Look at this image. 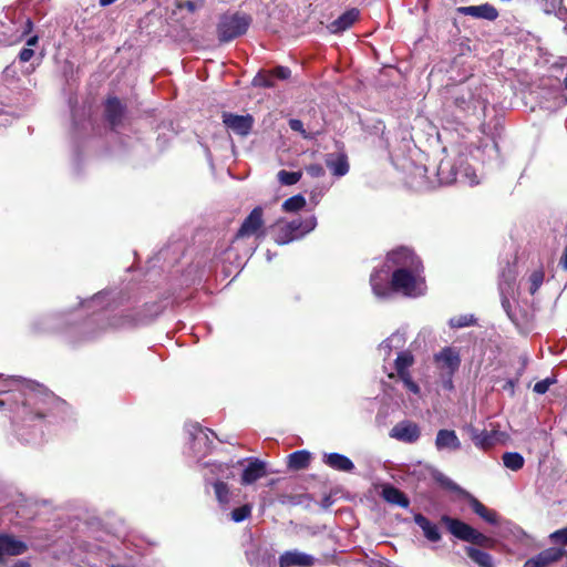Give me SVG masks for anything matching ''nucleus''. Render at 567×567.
<instances>
[{
	"mask_svg": "<svg viewBox=\"0 0 567 567\" xmlns=\"http://www.w3.org/2000/svg\"><path fill=\"white\" fill-rule=\"evenodd\" d=\"M105 118L113 130L121 126L125 109L116 97H110L105 103Z\"/></svg>",
	"mask_w": 567,
	"mask_h": 567,
	"instance_id": "obj_20",
	"label": "nucleus"
},
{
	"mask_svg": "<svg viewBox=\"0 0 567 567\" xmlns=\"http://www.w3.org/2000/svg\"><path fill=\"white\" fill-rule=\"evenodd\" d=\"M514 385H515V384H514V381H513V380H508V381L506 382L505 389H508V390H511V391L513 392V390H514Z\"/></svg>",
	"mask_w": 567,
	"mask_h": 567,
	"instance_id": "obj_58",
	"label": "nucleus"
},
{
	"mask_svg": "<svg viewBox=\"0 0 567 567\" xmlns=\"http://www.w3.org/2000/svg\"><path fill=\"white\" fill-rule=\"evenodd\" d=\"M187 431L192 437V450L195 456H204L209 450L213 441L209 435H214L209 429H203L199 424H189Z\"/></svg>",
	"mask_w": 567,
	"mask_h": 567,
	"instance_id": "obj_13",
	"label": "nucleus"
},
{
	"mask_svg": "<svg viewBox=\"0 0 567 567\" xmlns=\"http://www.w3.org/2000/svg\"><path fill=\"white\" fill-rule=\"evenodd\" d=\"M544 280V272L540 270L533 271L529 276V292L534 295L539 287L542 286Z\"/></svg>",
	"mask_w": 567,
	"mask_h": 567,
	"instance_id": "obj_44",
	"label": "nucleus"
},
{
	"mask_svg": "<svg viewBox=\"0 0 567 567\" xmlns=\"http://www.w3.org/2000/svg\"><path fill=\"white\" fill-rule=\"evenodd\" d=\"M564 551L559 548L550 547L547 548L536 556L527 559L524 564V567H546L557 560H559L563 556Z\"/></svg>",
	"mask_w": 567,
	"mask_h": 567,
	"instance_id": "obj_21",
	"label": "nucleus"
},
{
	"mask_svg": "<svg viewBox=\"0 0 567 567\" xmlns=\"http://www.w3.org/2000/svg\"><path fill=\"white\" fill-rule=\"evenodd\" d=\"M28 549L24 542L7 534H0V563L8 556H18Z\"/></svg>",
	"mask_w": 567,
	"mask_h": 567,
	"instance_id": "obj_18",
	"label": "nucleus"
},
{
	"mask_svg": "<svg viewBox=\"0 0 567 567\" xmlns=\"http://www.w3.org/2000/svg\"><path fill=\"white\" fill-rule=\"evenodd\" d=\"M181 43L184 45H195L197 38H181Z\"/></svg>",
	"mask_w": 567,
	"mask_h": 567,
	"instance_id": "obj_55",
	"label": "nucleus"
},
{
	"mask_svg": "<svg viewBox=\"0 0 567 567\" xmlns=\"http://www.w3.org/2000/svg\"><path fill=\"white\" fill-rule=\"evenodd\" d=\"M556 380L554 378H546L535 383L533 391L537 394H545L549 386L554 384Z\"/></svg>",
	"mask_w": 567,
	"mask_h": 567,
	"instance_id": "obj_46",
	"label": "nucleus"
},
{
	"mask_svg": "<svg viewBox=\"0 0 567 567\" xmlns=\"http://www.w3.org/2000/svg\"><path fill=\"white\" fill-rule=\"evenodd\" d=\"M250 22L251 19L246 13H226L221 17L219 22L220 35H244Z\"/></svg>",
	"mask_w": 567,
	"mask_h": 567,
	"instance_id": "obj_10",
	"label": "nucleus"
},
{
	"mask_svg": "<svg viewBox=\"0 0 567 567\" xmlns=\"http://www.w3.org/2000/svg\"><path fill=\"white\" fill-rule=\"evenodd\" d=\"M544 12L555 14L558 20L564 22V32L567 33V8L563 6V0H544Z\"/></svg>",
	"mask_w": 567,
	"mask_h": 567,
	"instance_id": "obj_32",
	"label": "nucleus"
},
{
	"mask_svg": "<svg viewBox=\"0 0 567 567\" xmlns=\"http://www.w3.org/2000/svg\"><path fill=\"white\" fill-rule=\"evenodd\" d=\"M251 514V506L249 504H245L240 507L235 508L230 513V518L235 523H241L247 519Z\"/></svg>",
	"mask_w": 567,
	"mask_h": 567,
	"instance_id": "obj_42",
	"label": "nucleus"
},
{
	"mask_svg": "<svg viewBox=\"0 0 567 567\" xmlns=\"http://www.w3.org/2000/svg\"><path fill=\"white\" fill-rule=\"evenodd\" d=\"M4 405V401L0 400V408Z\"/></svg>",
	"mask_w": 567,
	"mask_h": 567,
	"instance_id": "obj_64",
	"label": "nucleus"
},
{
	"mask_svg": "<svg viewBox=\"0 0 567 567\" xmlns=\"http://www.w3.org/2000/svg\"><path fill=\"white\" fill-rule=\"evenodd\" d=\"M433 360L439 372L455 373L461 365L460 351L454 347H444L434 354Z\"/></svg>",
	"mask_w": 567,
	"mask_h": 567,
	"instance_id": "obj_14",
	"label": "nucleus"
},
{
	"mask_svg": "<svg viewBox=\"0 0 567 567\" xmlns=\"http://www.w3.org/2000/svg\"><path fill=\"white\" fill-rule=\"evenodd\" d=\"M223 123L235 134L246 136L250 133L254 125V117L249 114L238 115L229 112L223 113Z\"/></svg>",
	"mask_w": 567,
	"mask_h": 567,
	"instance_id": "obj_15",
	"label": "nucleus"
},
{
	"mask_svg": "<svg viewBox=\"0 0 567 567\" xmlns=\"http://www.w3.org/2000/svg\"><path fill=\"white\" fill-rule=\"evenodd\" d=\"M360 11L355 8L347 10L336 20H333L328 29L331 33H339L347 31L359 18Z\"/></svg>",
	"mask_w": 567,
	"mask_h": 567,
	"instance_id": "obj_26",
	"label": "nucleus"
},
{
	"mask_svg": "<svg viewBox=\"0 0 567 567\" xmlns=\"http://www.w3.org/2000/svg\"><path fill=\"white\" fill-rule=\"evenodd\" d=\"M317 226V218L310 215L306 218H293L292 220H278L272 226L274 240L278 245H286L291 241L301 239L303 236L312 231Z\"/></svg>",
	"mask_w": 567,
	"mask_h": 567,
	"instance_id": "obj_5",
	"label": "nucleus"
},
{
	"mask_svg": "<svg viewBox=\"0 0 567 567\" xmlns=\"http://www.w3.org/2000/svg\"><path fill=\"white\" fill-rule=\"evenodd\" d=\"M252 85L256 87H274V76L271 71H259L252 79Z\"/></svg>",
	"mask_w": 567,
	"mask_h": 567,
	"instance_id": "obj_39",
	"label": "nucleus"
},
{
	"mask_svg": "<svg viewBox=\"0 0 567 567\" xmlns=\"http://www.w3.org/2000/svg\"><path fill=\"white\" fill-rule=\"evenodd\" d=\"M326 165L336 177H342L349 172L348 158L344 154H329L326 157Z\"/></svg>",
	"mask_w": 567,
	"mask_h": 567,
	"instance_id": "obj_28",
	"label": "nucleus"
},
{
	"mask_svg": "<svg viewBox=\"0 0 567 567\" xmlns=\"http://www.w3.org/2000/svg\"><path fill=\"white\" fill-rule=\"evenodd\" d=\"M205 481L207 484H210L214 487L215 496L220 507L227 508L231 496L228 485L220 480L213 481L209 477H205Z\"/></svg>",
	"mask_w": 567,
	"mask_h": 567,
	"instance_id": "obj_31",
	"label": "nucleus"
},
{
	"mask_svg": "<svg viewBox=\"0 0 567 567\" xmlns=\"http://www.w3.org/2000/svg\"><path fill=\"white\" fill-rule=\"evenodd\" d=\"M310 458L311 455L308 451H296L288 456V466L292 470H303L308 467Z\"/></svg>",
	"mask_w": 567,
	"mask_h": 567,
	"instance_id": "obj_34",
	"label": "nucleus"
},
{
	"mask_svg": "<svg viewBox=\"0 0 567 567\" xmlns=\"http://www.w3.org/2000/svg\"><path fill=\"white\" fill-rule=\"evenodd\" d=\"M393 350L395 349L392 347V344H389L388 338L379 346V353L383 355L384 360L391 355Z\"/></svg>",
	"mask_w": 567,
	"mask_h": 567,
	"instance_id": "obj_52",
	"label": "nucleus"
},
{
	"mask_svg": "<svg viewBox=\"0 0 567 567\" xmlns=\"http://www.w3.org/2000/svg\"><path fill=\"white\" fill-rule=\"evenodd\" d=\"M306 171L311 177H321L324 175V168L320 164H311L306 167Z\"/></svg>",
	"mask_w": 567,
	"mask_h": 567,
	"instance_id": "obj_51",
	"label": "nucleus"
},
{
	"mask_svg": "<svg viewBox=\"0 0 567 567\" xmlns=\"http://www.w3.org/2000/svg\"><path fill=\"white\" fill-rule=\"evenodd\" d=\"M266 474V463L258 458H254L244 468L241 475V483L244 485H250L255 483L257 480L264 477Z\"/></svg>",
	"mask_w": 567,
	"mask_h": 567,
	"instance_id": "obj_24",
	"label": "nucleus"
},
{
	"mask_svg": "<svg viewBox=\"0 0 567 567\" xmlns=\"http://www.w3.org/2000/svg\"><path fill=\"white\" fill-rule=\"evenodd\" d=\"M261 226H262V209H261V207H256L251 210V213L243 221V224L237 233V237L254 235Z\"/></svg>",
	"mask_w": 567,
	"mask_h": 567,
	"instance_id": "obj_22",
	"label": "nucleus"
},
{
	"mask_svg": "<svg viewBox=\"0 0 567 567\" xmlns=\"http://www.w3.org/2000/svg\"><path fill=\"white\" fill-rule=\"evenodd\" d=\"M564 87L567 89V76L563 81Z\"/></svg>",
	"mask_w": 567,
	"mask_h": 567,
	"instance_id": "obj_63",
	"label": "nucleus"
},
{
	"mask_svg": "<svg viewBox=\"0 0 567 567\" xmlns=\"http://www.w3.org/2000/svg\"><path fill=\"white\" fill-rule=\"evenodd\" d=\"M441 522L446 526L447 530L457 539L471 543L478 547L492 548L494 540L473 528L471 525L461 519L443 515Z\"/></svg>",
	"mask_w": 567,
	"mask_h": 567,
	"instance_id": "obj_6",
	"label": "nucleus"
},
{
	"mask_svg": "<svg viewBox=\"0 0 567 567\" xmlns=\"http://www.w3.org/2000/svg\"><path fill=\"white\" fill-rule=\"evenodd\" d=\"M301 176V172H288L285 169L279 171L277 174L279 183L287 186L297 184L300 181Z\"/></svg>",
	"mask_w": 567,
	"mask_h": 567,
	"instance_id": "obj_41",
	"label": "nucleus"
},
{
	"mask_svg": "<svg viewBox=\"0 0 567 567\" xmlns=\"http://www.w3.org/2000/svg\"><path fill=\"white\" fill-rule=\"evenodd\" d=\"M34 55V50L31 48H23L19 53V59L21 62H29L31 58Z\"/></svg>",
	"mask_w": 567,
	"mask_h": 567,
	"instance_id": "obj_53",
	"label": "nucleus"
},
{
	"mask_svg": "<svg viewBox=\"0 0 567 567\" xmlns=\"http://www.w3.org/2000/svg\"><path fill=\"white\" fill-rule=\"evenodd\" d=\"M322 461L334 471L351 473L354 470L353 462L348 456L340 453H324Z\"/></svg>",
	"mask_w": 567,
	"mask_h": 567,
	"instance_id": "obj_23",
	"label": "nucleus"
},
{
	"mask_svg": "<svg viewBox=\"0 0 567 567\" xmlns=\"http://www.w3.org/2000/svg\"><path fill=\"white\" fill-rule=\"evenodd\" d=\"M381 496L386 503L400 506L402 508H408L410 505V499L406 497V495L391 484H385L382 486Z\"/></svg>",
	"mask_w": 567,
	"mask_h": 567,
	"instance_id": "obj_27",
	"label": "nucleus"
},
{
	"mask_svg": "<svg viewBox=\"0 0 567 567\" xmlns=\"http://www.w3.org/2000/svg\"><path fill=\"white\" fill-rule=\"evenodd\" d=\"M270 71L272 72V76L279 80H287L291 74V71L287 66H277Z\"/></svg>",
	"mask_w": 567,
	"mask_h": 567,
	"instance_id": "obj_48",
	"label": "nucleus"
},
{
	"mask_svg": "<svg viewBox=\"0 0 567 567\" xmlns=\"http://www.w3.org/2000/svg\"><path fill=\"white\" fill-rule=\"evenodd\" d=\"M436 480L443 485L445 486L446 488L451 489V491H461L460 486L454 483L451 478L446 477L445 475L443 474H440Z\"/></svg>",
	"mask_w": 567,
	"mask_h": 567,
	"instance_id": "obj_50",
	"label": "nucleus"
},
{
	"mask_svg": "<svg viewBox=\"0 0 567 567\" xmlns=\"http://www.w3.org/2000/svg\"><path fill=\"white\" fill-rule=\"evenodd\" d=\"M470 506L481 518L489 524H496V513L487 509L477 498L470 496Z\"/></svg>",
	"mask_w": 567,
	"mask_h": 567,
	"instance_id": "obj_35",
	"label": "nucleus"
},
{
	"mask_svg": "<svg viewBox=\"0 0 567 567\" xmlns=\"http://www.w3.org/2000/svg\"><path fill=\"white\" fill-rule=\"evenodd\" d=\"M202 6H203L202 0H176V9L174 10L173 14L179 16L184 11H186L189 14H193Z\"/></svg>",
	"mask_w": 567,
	"mask_h": 567,
	"instance_id": "obj_36",
	"label": "nucleus"
},
{
	"mask_svg": "<svg viewBox=\"0 0 567 567\" xmlns=\"http://www.w3.org/2000/svg\"><path fill=\"white\" fill-rule=\"evenodd\" d=\"M414 355L410 351H400L394 361L395 374L404 386L413 394H420V386L412 380L410 368L414 364Z\"/></svg>",
	"mask_w": 567,
	"mask_h": 567,
	"instance_id": "obj_9",
	"label": "nucleus"
},
{
	"mask_svg": "<svg viewBox=\"0 0 567 567\" xmlns=\"http://www.w3.org/2000/svg\"><path fill=\"white\" fill-rule=\"evenodd\" d=\"M392 270L391 264L385 265L380 270H374L370 276V285L374 296L379 299H388L392 296V285L389 286V274Z\"/></svg>",
	"mask_w": 567,
	"mask_h": 567,
	"instance_id": "obj_11",
	"label": "nucleus"
},
{
	"mask_svg": "<svg viewBox=\"0 0 567 567\" xmlns=\"http://www.w3.org/2000/svg\"><path fill=\"white\" fill-rule=\"evenodd\" d=\"M66 317V312H58L41 316L32 322V329L35 332L63 331L69 324Z\"/></svg>",
	"mask_w": 567,
	"mask_h": 567,
	"instance_id": "obj_12",
	"label": "nucleus"
},
{
	"mask_svg": "<svg viewBox=\"0 0 567 567\" xmlns=\"http://www.w3.org/2000/svg\"><path fill=\"white\" fill-rule=\"evenodd\" d=\"M388 264H391L393 291L406 297L424 295L426 286L423 276V265L420 258L408 247H400L388 254Z\"/></svg>",
	"mask_w": 567,
	"mask_h": 567,
	"instance_id": "obj_3",
	"label": "nucleus"
},
{
	"mask_svg": "<svg viewBox=\"0 0 567 567\" xmlns=\"http://www.w3.org/2000/svg\"><path fill=\"white\" fill-rule=\"evenodd\" d=\"M210 468H212V472H214L215 470L223 471L224 466L221 464H218V465L212 464Z\"/></svg>",
	"mask_w": 567,
	"mask_h": 567,
	"instance_id": "obj_60",
	"label": "nucleus"
},
{
	"mask_svg": "<svg viewBox=\"0 0 567 567\" xmlns=\"http://www.w3.org/2000/svg\"><path fill=\"white\" fill-rule=\"evenodd\" d=\"M414 523L422 529L424 537L432 542L436 543L441 540V533L439 530L437 525L432 523L421 513L414 515Z\"/></svg>",
	"mask_w": 567,
	"mask_h": 567,
	"instance_id": "obj_29",
	"label": "nucleus"
},
{
	"mask_svg": "<svg viewBox=\"0 0 567 567\" xmlns=\"http://www.w3.org/2000/svg\"><path fill=\"white\" fill-rule=\"evenodd\" d=\"M483 91L475 78H470L464 83L447 85L445 87L446 103L455 105L462 112L475 111L478 106H485Z\"/></svg>",
	"mask_w": 567,
	"mask_h": 567,
	"instance_id": "obj_4",
	"label": "nucleus"
},
{
	"mask_svg": "<svg viewBox=\"0 0 567 567\" xmlns=\"http://www.w3.org/2000/svg\"><path fill=\"white\" fill-rule=\"evenodd\" d=\"M122 298L115 291H100L80 302L81 309L90 317L80 327L82 340H93L110 330H126L150 323L159 312L143 309H118Z\"/></svg>",
	"mask_w": 567,
	"mask_h": 567,
	"instance_id": "obj_2",
	"label": "nucleus"
},
{
	"mask_svg": "<svg viewBox=\"0 0 567 567\" xmlns=\"http://www.w3.org/2000/svg\"><path fill=\"white\" fill-rule=\"evenodd\" d=\"M437 451H457L461 449V441L453 430H440L435 437Z\"/></svg>",
	"mask_w": 567,
	"mask_h": 567,
	"instance_id": "obj_25",
	"label": "nucleus"
},
{
	"mask_svg": "<svg viewBox=\"0 0 567 567\" xmlns=\"http://www.w3.org/2000/svg\"><path fill=\"white\" fill-rule=\"evenodd\" d=\"M116 0H99V3L101 7H107L112 3H114Z\"/></svg>",
	"mask_w": 567,
	"mask_h": 567,
	"instance_id": "obj_57",
	"label": "nucleus"
},
{
	"mask_svg": "<svg viewBox=\"0 0 567 567\" xmlns=\"http://www.w3.org/2000/svg\"><path fill=\"white\" fill-rule=\"evenodd\" d=\"M420 427L417 426V424L411 421L399 422L390 431L391 437L404 443L416 442L420 437Z\"/></svg>",
	"mask_w": 567,
	"mask_h": 567,
	"instance_id": "obj_16",
	"label": "nucleus"
},
{
	"mask_svg": "<svg viewBox=\"0 0 567 567\" xmlns=\"http://www.w3.org/2000/svg\"><path fill=\"white\" fill-rule=\"evenodd\" d=\"M516 278V271L514 266H511L507 264L506 268H504L501 272V279H499V291L502 296V307L505 310L507 317L511 319V321L515 326H519L522 320L516 315L515 311L512 309V305L509 299L507 298V295H509L513 291V284Z\"/></svg>",
	"mask_w": 567,
	"mask_h": 567,
	"instance_id": "obj_8",
	"label": "nucleus"
},
{
	"mask_svg": "<svg viewBox=\"0 0 567 567\" xmlns=\"http://www.w3.org/2000/svg\"><path fill=\"white\" fill-rule=\"evenodd\" d=\"M32 31V22L30 19H27L24 22V30L21 32V35H29Z\"/></svg>",
	"mask_w": 567,
	"mask_h": 567,
	"instance_id": "obj_54",
	"label": "nucleus"
},
{
	"mask_svg": "<svg viewBox=\"0 0 567 567\" xmlns=\"http://www.w3.org/2000/svg\"><path fill=\"white\" fill-rule=\"evenodd\" d=\"M470 434L474 444L482 450L492 447L496 442V433L494 431H478L475 427H471Z\"/></svg>",
	"mask_w": 567,
	"mask_h": 567,
	"instance_id": "obj_30",
	"label": "nucleus"
},
{
	"mask_svg": "<svg viewBox=\"0 0 567 567\" xmlns=\"http://www.w3.org/2000/svg\"><path fill=\"white\" fill-rule=\"evenodd\" d=\"M502 460L504 466L512 471L520 470L525 463L524 457L517 452H506L503 454Z\"/></svg>",
	"mask_w": 567,
	"mask_h": 567,
	"instance_id": "obj_37",
	"label": "nucleus"
},
{
	"mask_svg": "<svg viewBox=\"0 0 567 567\" xmlns=\"http://www.w3.org/2000/svg\"><path fill=\"white\" fill-rule=\"evenodd\" d=\"M455 373L439 372V381L443 390L452 392L454 390L453 377Z\"/></svg>",
	"mask_w": 567,
	"mask_h": 567,
	"instance_id": "obj_45",
	"label": "nucleus"
},
{
	"mask_svg": "<svg viewBox=\"0 0 567 567\" xmlns=\"http://www.w3.org/2000/svg\"><path fill=\"white\" fill-rule=\"evenodd\" d=\"M550 539L556 544L567 545V527L550 534Z\"/></svg>",
	"mask_w": 567,
	"mask_h": 567,
	"instance_id": "obj_47",
	"label": "nucleus"
},
{
	"mask_svg": "<svg viewBox=\"0 0 567 567\" xmlns=\"http://www.w3.org/2000/svg\"><path fill=\"white\" fill-rule=\"evenodd\" d=\"M13 567H31L29 563L25 561H18L13 565Z\"/></svg>",
	"mask_w": 567,
	"mask_h": 567,
	"instance_id": "obj_59",
	"label": "nucleus"
},
{
	"mask_svg": "<svg viewBox=\"0 0 567 567\" xmlns=\"http://www.w3.org/2000/svg\"><path fill=\"white\" fill-rule=\"evenodd\" d=\"M289 127H290L292 131L300 133L305 138H308V137H309L308 133H307V132H306V130L303 128V123H302L300 120L291 118V120L289 121Z\"/></svg>",
	"mask_w": 567,
	"mask_h": 567,
	"instance_id": "obj_49",
	"label": "nucleus"
},
{
	"mask_svg": "<svg viewBox=\"0 0 567 567\" xmlns=\"http://www.w3.org/2000/svg\"><path fill=\"white\" fill-rule=\"evenodd\" d=\"M231 39H233V38H228V37L219 38L220 42H224V43L229 42Z\"/></svg>",
	"mask_w": 567,
	"mask_h": 567,
	"instance_id": "obj_61",
	"label": "nucleus"
},
{
	"mask_svg": "<svg viewBox=\"0 0 567 567\" xmlns=\"http://www.w3.org/2000/svg\"><path fill=\"white\" fill-rule=\"evenodd\" d=\"M437 176L442 184H452L457 181L467 182L471 185L478 184L477 176L471 167L456 169L450 159L441 161L437 167Z\"/></svg>",
	"mask_w": 567,
	"mask_h": 567,
	"instance_id": "obj_7",
	"label": "nucleus"
},
{
	"mask_svg": "<svg viewBox=\"0 0 567 567\" xmlns=\"http://www.w3.org/2000/svg\"><path fill=\"white\" fill-rule=\"evenodd\" d=\"M305 205V197L302 195H295L284 202L282 209L288 213H295L302 209Z\"/></svg>",
	"mask_w": 567,
	"mask_h": 567,
	"instance_id": "obj_40",
	"label": "nucleus"
},
{
	"mask_svg": "<svg viewBox=\"0 0 567 567\" xmlns=\"http://www.w3.org/2000/svg\"><path fill=\"white\" fill-rule=\"evenodd\" d=\"M389 344H392V347L395 349V350H401L403 351L402 349L404 348L405 343H406V334H405V331L403 330H396L395 332H393L389 338Z\"/></svg>",
	"mask_w": 567,
	"mask_h": 567,
	"instance_id": "obj_43",
	"label": "nucleus"
},
{
	"mask_svg": "<svg viewBox=\"0 0 567 567\" xmlns=\"http://www.w3.org/2000/svg\"><path fill=\"white\" fill-rule=\"evenodd\" d=\"M316 558L298 549L287 550L279 557L280 567H311Z\"/></svg>",
	"mask_w": 567,
	"mask_h": 567,
	"instance_id": "obj_17",
	"label": "nucleus"
},
{
	"mask_svg": "<svg viewBox=\"0 0 567 567\" xmlns=\"http://www.w3.org/2000/svg\"><path fill=\"white\" fill-rule=\"evenodd\" d=\"M13 393L21 403L16 406L17 434L20 440L39 444L43 439V420L64 403L43 385L17 377L0 375V394Z\"/></svg>",
	"mask_w": 567,
	"mask_h": 567,
	"instance_id": "obj_1",
	"label": "nucleus"
},
{
	"mask_svg": "<svg viewBox=\"0 0 567 567\" xmlns=\"http://www.w3.org/2000/svg\"><path fill=\"white\" fill-rule=\"evenodd\" d=\"M466 555L480 567H494L493 557L474 546H465Z\"/></svg>",
	"mask_w": 567,
	"mask_h": 567,
	"instance_id": "obj_33",
	"label": "nucleus"
},
{
	"mask_svg": "<svg viewBox=\"0 0 567 567\" xmlns=\"http://www.w3.org/2000/svg\"><path fill=\"white\" fill-rule=\"evenodd\" d=\"M39 38H28L27 48L33 49L37 45Z\"/></svg>",
	"mask_w": 567,
	"mask_h": 567,
	"instance_id": "obj_56",
	"label": "nucleus"
},
{
	"mask_svg": "<svg viewBox=\"0 0 567 567\" xmlns=\"http://www.w3.org/2000/svg\"><path fill=\"white\" fill-rule=\"evenodd\" d=\"M476 323V318L474 315L465 313V315H458L455 317H452L449 320V326L453 329H461L465 327H471Z\"/></svg>",
	"mask_w": 567,
	"mask_h": 567,
	"instance_id": "obj_38",
	"label": "nucleus"
},
{
	"mask_svg": "<svg viewBox=\"0 0 567 567\" xmlns=\"http://www.w3.org/2000/svg\"><path fill=\"white\" fill-rule=\"evenodd\" d=\"M456 12L463 16H471L476 19L495 20L498 16L497 10L489 3L480 6L458 7Z\"/></svg>",
	"mask_w": 567,
	"mask_h": 567,
	"instance_id": "obj_19",
	"label": "nucleus"
},
{
	"mask_svg": "<svg viewBox=\"0 0 567 567\" xmlns=\"http://www.w3.org/2000/svg\"><path fill=\"white\" fill-rule=\"evenodd\" d=\"M272 258H274V255L268 250L267 251V260L271 261Z\"/></svg>",
	"mask_w": 567,
	"mask_h": 567,
	"instance_id": "obj_62",
	"label": "nucleus"
}]
</instances>
